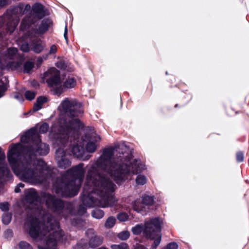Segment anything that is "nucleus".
<instances>
[{"label": "nucleus", "mask_w": 249, "mask_h": 249, "mask_svg": "<svg viewBox=\"0 0 249 249\" xmlns=\"http://www.w3.org/2000/svg\"><path fill=\"white\" fill-rule=\"evenodd\" d=\"M55 159L58 166L61 168H66L71 164L69 160L66 158L64 150L60 147L56 150Z\"/></svg>", "instance_id": "nucleus-10"}, {"label": "nucleus", "mask_w": 249, "mask_h": 249, "mask_svg": "<svg viewBox=\"0 0 249 249\" xmlns=\"http://www.w3.org/2000/svg\"><path fill=\"white\" fill-rule=\"evenodd\" d=\"M236 160L238 162H241L244 160V155L241 152H237L236 154Z\"/></svg>", "instance_id": "nucleus-39"}, {"label": "nucleus", "mask_w": 249, "mask_h": 249, "mask_svg": "<svg viewBox=\"0 0 249 249\" xmlns=\"http://www.w3.org/2000/svg\"><path fill=\"white\" fill-rule=\"evenodd\" d=\"M33 66L34 65L32 62H27L24 64V71L26 72H28L33 68Z\"/></svg>", "instance_id": "nucleus-34"}, {"label": "nucleus", "mask_w": 249, "mask_h": 249, "mask_svg": "<svg viewBox=\"0 0 249 249\" xmlns=\"http://www.w3.org/2000/svg\"><path fill=\"white\" fill-rule=\"evenodd\" d=\"M0 209L1 211L7 212L9 210V204L7 202H3L0 203Z\"/></svg>", "instance_id": "nucleus-38"}, {"label": "nucleus", "mask_w": 249, "mask_h": 249, "mask_svg": "<svg viewBox=\"0 0 249 249\" xmlns=\"http://www.w3.org/2000/svg\"><path fill=\"white\" fill-rule=\"evenodd\" d=\"M47 59V56L44 57V59Z\"/></svg>", "instance_id": "nucleus-55"}, {"label": "nucleus", "mask_w": 249, "mask_h": 249, "mask_svg": "<svg viewBox=\"0 0 249 249\" xmlns=\"http://www.w3.org/2000/svg\"><path fill=\"white\" fill-rule=\"evenodd\" d=\"M32 147L26 148L20 144L12 146L8 153V160L15 174L24 181L30 183H40L45 178L47 170L45 162L36 159L34 153L46 155L49 151L48 145L41 141H36Z\"/></svg>", "instance_id": "nucleus-2"}, {"label": "nucleus", "mask_w": 249, "mask_h": 249, "mask_svg": "<svg viewBox=\"0 0 249 249\" xmlns=\"http://www.w3.org/2000/svg\"><path fill=\"white\" fill-rule=\"evenodd\" d=\"M178 245L175 242H171L168 244L167 246L162 249H178Z\"/></svg>", "instance_id": "nucleus-36"}, {"label": "nucleus", "mask_w": 249, "mask_h": 249, "mask_svg": "<svg viewBox=\"0 0 249 249\" xmlns=\"http://www.w3.org/2000/svg\"><path fill=\"white\" fill-rule=\"evenodd\" d=\"M162 224V221L158 217L151 218L146 223L145 235L154 240L150 249H156L161 242L160 231Z\"/></svg>", "instance_id": "nucleus-5"}, {"label": "nucleus", "mask_w": 249, "mask_h": 249, "mask_svg": "<svg viewBox=\"0 0 249 249\" xmlns=\"http://www.w3.org/2000/svg\"><path fill=\"white\" fill-rule=\"evenodd\" d=\"M146 221L145 223H146ZM146 223H145L144 227H143L142 226L140 225H137L132 229V231L133 233L135 234H140L142 231H143V232L145 234L144 229L145 228Z\"/></svg>", "instance_id": "nucleus-22"}, {"label": "nucleus", "mask_w": 249, "mask_h": 249, "mask_svg": "<svg viewBox=\"0 0 249 249\" xmlns=\"http://www.w3.org/2000/svg\"><path fill=\"white\" fill-rule=\"evenodd\" d=\"M86 209L83 206H80L78 213L80 215H82L86 213Z\"/></svg>", "instance_id": "nucleus-41"}, {"label": "nucleus", "mask_w": 249, "mask_h": 249, "mask_svg": "<svg viewBox=\"0 0 249 249\" xmlns=\"http://www.w3.org/2000/svg\"><path fill=\"white\" fill-rule=\"evenodd\" d=\"M43 49V46L40 42L34 43L32 49L36 53H40Z\"/></svg>", "instance_id": "nucleus-24"}, {"label": "nucleus", "mask_w": 249, "mask_h": 249, "mask_svg": "<svg viewBox=\"0 0 249 249\" xmlns=\"http://www.w3.org/2000/svg\"><path fill=\"white\" fill-rule=\"evenodd\" d=\"M16 24H14V26L13 27L12 29H9V32H10V33H12L13 32V31H14V29L16 28Z\"/></svg>", "instance_id": "nucleus-49"}, {"label": "nucleus", "mask_w": 249, "mask_h": 249, "mask_svg": "<svg viewBox=\"0 0 249 249\" xmlns=\"http://www.w3.org/2000/svg\"><path fill=\"white\" fill-rule=\"evenodd\" d=\"M116 219L115 217L110 216L107 218L105 223V227L107 229L112 228L115 224Z\"/></svg>", "instance_id": "nucleus-20"}, {"label": "nucleus", "mask_w": 249, "mask_h": 249, "mask_svg": "<svg viewBox=\"0 0 249 249\" xmlns=\"http://www.w3.org/2000/svg\"><path fill=\"white\" fill-rule=\"evenodd\" d=\"M18 186L19 188H20V187H21V188H23V187H24V184H23V183H19V184H18Z\"/></svg>", "instance_id": "nucleus-51"}, {"label": "nucleus", "mask_w": 249, "mask_h": 249, "mask_svg": "<svg viewBox=\"0 0 249 249\" xmlns=\"http://www.w3.org/2000/svg\"><path fill=\"white\" fill-rule=\"evenodd\" d=\"M85 172L83 164H79L71 168L63 178V179L67 180L68 182L63 181L59 184L57 181L53 185V189L56 193L63 196H75L80 187Z\"/></svg>", "instance_id": "nucleus-4"}, {"label": "nucleus", "mask_w": 249, "mask_h": 249, "mask_svg": "<svg viewBox=\"0 0 249 249\" xmlns=\"http://www.w3.org/2000/svg\"><path fill=\"white\" fill-rule=\"evenodd\" d=\"M17 50L15 48H10L7 50L6 56L9 59H12L17 53Z\"/></svg>", "instance_id": "nucleus-29"}, {"label": "nucleus", "mask_w": 249, "mask_h": 249, "mask_svg": "<svg viewBox=\"0 0 249 249\" xmlns=\"http://www.w3.org/2000/svg\"><path fill=\"white\" fill-rule=\"evenodd\" d=\"M49 129V125L46 123L41 124L39 127V131L40 133H44L46 132Z\"/></svg>", "instance_id": "nucleus-35"}, {"label": "nucleus", "mask_w": 249, "mask_h": 249, "mask_svg": "<svg viewBox=\"0 0 249 249\" xmlns=\"http://www.w3.org/2000/svg\"><path fill=\"white\" fill-rule=\"evenodd\" d=\"M30 24V22L29 20L28 19H26V18H24L22 21L21 26L23 28H25L26 26L29 25Z\"/></svg>", "instance_id": "nucleus-42"}, {"label": "nucleus", "mask_w": 249, "mask_h": 249, "mask_svg": "<svg viewBox=\"0 0 249 249\" xmlns=\"http://www.w3.org/2000/svg\"><path fill=\"white\" fill-rule=\"evenodd\" d=\"M21 50L23 52H28L29 51V47L27 44H23L21 46Z\"/></svg>", "instance_id": "nucleus-43"}, {"label": "nucleus", "mask_w": 249, "mask_h": 249, "mask_svg": "<svg viewBox=\"0 0 249 249\" xmlns=\"http://www.w3.org/2000/svg\"><path fill=\"white\" fill-rule=\"evenodd\" d=\"M45 76L48 84L53 88L54 93L60 95L63 90L59 71L54 68H51L45 72Z\"/></svg>", "instance_id": "nucleus-9"}, {"label": "nucleus", "mask_w": 249, "mask_h": 249, "mask_svg": "<svg viewBox=\"0 0 249 249\" xmlns=\"http://www.w3.org/2000/svg\"><path fill=\"white\" fill-rule=\"evenodd\" d=\"M21 65V62H16V63L10 62L7 65V66L11 68L12 69H17L18 67H20Z\"/></svg>", "instance_id": "nucleus-37"}, {"label": "nucleus", "mask_w": 249, "mask_h": 249, "mask_svg": "<svg viewBox=\"0 0 249 249\" xmlns=\"http://www.w3.org/2000/svg\"><path fill=\"white\" fill-rule=\"evenodd\" d=\"M5 159V154L0 148V179L2 176L8 173L7 167L4 162Z\"/></svg>", "instance_id": "nucleus-13"}, {"label": "nucleus", "mask_w": 249, "mask_h": 249, "mask_svg": "<svg viewBox=\"0 0 249 249\" xmlns=\"http://www.w3.org/2000/svg\"><path fill=\"white\" fill-rule=\"evenodd\" d=\"M76 85V80L73 77H69L65 81L63 86L67 89H71L74 88Z\"/></svg>", "instance_id": "nucleus-16"}, {"label": "nucleus", "mask_w": 249, "mask_h": 249, "mask_svg": "<svg viewBox=\"0 0 249 249\" xmlns=\"http://www.w3.org/2000/svg\"><path fill=\"white\" fill-rule=\"evenodd\" d=\"M15 191L16 193H18L20 192V189H19V187L18 186H17V187H16L15 189Z\"/></svg>", "instance_id": "nucleus-48"}, {"label": "nucleus", "mask_w": 249, "mask_h": 249, "mask_svg": "<svg viewBox=\"0 0 249 249\" xmlns=\"http://www.w3.org/2000/svg\"><path fill=\"white\" fill-rule=\"evenodd\" d=\"M25 196L30 208L34 210L33 215L26 222L30 236L36 241L44 240L43 244L38 246V249H58L57 241L62 236L58 221L49 214L44 215V211L38 205L37 194L34 189L26 190Z\"/></svg>", "instance_id": "nucleus-3"}, {"label": "nucleus", "mask_w": 249, "mask_h": 249, "mask_svg": "<svg viewBox=\"0 0 249 249\" xmlns=\"http://www.w3.org/2000/svg\"><path fill=\"white\" fill-rule=\"evenodd\" d=\"M129 232L128 231H124L118 233L117 237L121 240H125L129 238Z\"/></svg>", "instance_id": "nucleus-26"}, {"label": "nucleus", "mask_w": 249, "mask_h": 249, "mask_svg": "<svg viewBox=\"0 0 249 249\" xmlns=\"http://www.w3.org/2000/svg\"><path fill=\"white\" fill-rule=\"evenodd\" d=\"M81 107V104L76 100L66 98L61 103L58 109L69 116L73 117L83 112Z\"/></svg>", "instance_id": "nucleus-7"}, {"label": "nucleus", "mask_w": 249, "mask_h": 249, "mask_svg": "<svg viewBox=\"0 0 249 249\" xmlns=\"http://www.w3.org/2000/svg\"><path fill=\"white\" fill-rule=\"evenodd\" d=\"M7 232H11L10 231H7Z\"/></svg>", "instance_id": "nucleus-56"}, {"label": "nucleus", "mask_w": 249, "mask_h": 249, "mask_svg": "<svg viewBox=\"0 0 249 249\" xmlns=\"http://www.w3.org/2000/svg\"><path fill=\"white\" fill-rule=\"evenodd\" d=\"M85 142L83 144L85 146V150L89 153H93L99 147V143L97 141H83Z\"/></svg>", "instance_id": "nucleus-14"}, {"label": "nucleus", "mask_w": 249, "mask_h": 249, "mask_svg": "<svg viewBox=\"0 0 249 249\" xmlns=\"http://www.w3.org/2000/svg\"><path fill=\"white\" fill-rule=\"evenodd\" d=\"M86 234L89 239V246L91 248H95L102 244L103 238L97 236L94 230L88 229L86 232Z\"/></svg>", "instance_id": "nucleus-11"}, {"label": "nucleus", "mask_w": 249, "mask_h": 249, "mask_svg": "<svg viewBox=\"0 0 249 249\" xmlns=\"http://www.w3.org/2000/svg\"><path fill=\"white\" fill-rule=\"evenodd\" d=\"M104 215V212L100 209L94 210L92 212V216L97 219L102 218Z\"/></svg>", "instance_id": "nucleus-23"}, {"label": "nucleus", "mask_w": 249, "mask_h": 249, "mask_svg": "<svg viewBox=\"0 0 249 249\" xmlns=\"http://www.w3.org/2000/svg\"><path fill=\"white\" fill-rule=\"evenodd\" d=\"M47 27L45 26L43 28V29H42V27H41L40 29V32H44L46 30H47Z\"/></svg>", "instance_id": "nucleus-50"}, {"label": "nucleus", "mask_w": 249, "mask_h": 249, "mask_svg": "<svg viewBox=\"0 0 249 249\" xmlns=\"http://www.w3.org/2000/svg\"><path fill=\"white\" fill-rule=\"evenodd\" d=\"M138 249H146L144 246L140 245L138 247Z\"/></svg>", "instance_id": "nucleus-52"}, {"label": "nucleus", "mask_w": 249, "mask_h": 249, "mask_svg": "<svg viewBox=\"0 0 249 249\" xmlns=\"http://www.w3.org/2000/svg\"><path fill=\"white\" fill-rule=\"evenodd\" d=\"M20 249H33L32 246L25 241H21L18 244Z\"/></svg>", "instance_id": "nucleus-30"}, {"label": "nucleus", "mask_w": 249, "mask_h": 249, "mask_svg": "<svg viewBox=\"0 0 249 249\" xmlns=\"http://www.w3.org/2000/svg\"><path fill=\"white\" fill-rule=\"evenodd\" d=\"M46 98L44 97H39L37 99L36 103L34 105L33 109L37 111L41 108L42 105L46 102Z\"/></svg>", "instance_id": "nucleus-19"}, {"label": "nucleus", "mask_w": 249, "mask_h": 249, "mask_svg": "<svg viewBox=\"0 0 249 249\" xmlns=\"http://www.w3.org/2000/svg\"><path fill=\"white\" fill-rule=\"evenodd\" d=\"M147 179L146 177L143 175H138L136 178L137 184L142 185L146 183Z\"/></svg>", "instance_id": "nucleus-25"}, {"label": "nucleus", "mask_w": 249, "mask_h": 249, "mask_svg": "<svg viewBox=\"0 0 249 249\" xmlns=\"http://www.w3.org/2000/svg\"><path fill=\"white\" fill-rule=\"evenodd\" d=\"M33 11L39 17V18H41L43 14V6L38 3L35 4L33 7Z\"/></svg>", "instance_id": "nucleus-17"}, {"label": "nucleus", "mask_w": 249, "mask_h": 249, "mask_svg": "<svg viewBox=\"0 0 249 249\" xmlns=\"http://www.w3.org/2000/svg\"><path fill=\"white\" fill-rule=\"evenodd\" d=\"M18 96H19V94L18 93H17V94L15 96V97L16 98H18Z\"/></svg>", "instance_id": "nucleus-54"}, {"label": "nucleus", "mask_w": 249, "mask_h": 249, "mask_svg": "<svg viewBox=\"0 0 249 249\" xmlns=\"http://www.w3.org/2000/svg\"><path fill=\"white\" fill-rule=\"evenodd\" d=\"M142 205L145 206H149L153 204L154 202L153 197L148 196H144L142 197L141 200Z\"/></svg>", "instance_id": "nucleus-21"}, {"label": "nucleus", "mask_w": 249, "mask_h": 249, "mask_svg": "<svg viewBox=\"0 0 249 249\" xmlns=\"http://www.w3.org/2000/svg\"><path fill=\"white\" fill-rule=\"evenodd\" d=\"M24 95L27 100H32L35 98L36 93L34 91L27 90L25 92Z\"/></svg>", "instance_id": "nucleus-28"}, {"label": "nucleus", "mask_w": 249, "mask_h": 249, "mask_svg": "<svg viewBox=\"0 0 249 249\" xmlns=\"http://www.w3.org/2000/svg\"><path fill=\"white\" fill-rule=\"evenodd\" d=\"M39 139L38 133L36 129L34 128L31 129L25 132L21 137V140H37Z\"/></svg>", "instance_id": "nucleus-12"}, {"label": "nucleus", "mask_w": 249, "mask_h": 249, "mask_svg": "<svg viewBox=\"0 0 249 249\" xmlns=\"http://www.w3.org/2000/svg\"><path fill=\"white\" fill-rule=\"evenodd\" d=\"M99 169L109 174L117 183H120L146 168L140 160L132 158L131 151L124 145L104 149L87 174L82 200L83 204L88 207H112L117 201L111 194L114 184L101 175Z\"/></svg>", "instance_id": "nucleus-1"}, {"label": "nucleus", "mask_w": 249, "mask_h": 249, "mask_svg": "<svg viewBox=\"0 0 249 249\" xmlns=\"http://www.w3.org/2000/svg\"><path fill=\"white\" fill-rule=\"evenodd\" d=\"M71 152L74 155L79 158L83 156L84 153V149L81 145L74 144L71 149Z\"/></svg>", "instance_id": "nucleus-15"}, {"label": "nucleus", "mask_w": 249, "mask_h": 249, "mask_svg": "<svg viewBox=\"0 0 249 249\" xmlns=\"http://www.w3.org/2000/svg\"><path fill=\"white\" fill-rule=\"evenodd\" d=\"M133 209L138 212H142L144 210L145 207L142 205V202L140 200H136L133 203L132 205Z\"/></svg>", "instance_id": "nucleus-18"}, {"label": "nucleus", "mask_w": 249, "mask_h": 249, "mask_svg": "<svg viewBox=\"0 0 249 249\" xmlns=\"http://www.w3.org/2000/svg\"><path fill=\"white\" fill-rule=\"evenodd\" d=\"M43 198L47 206L58 213L65 216V213L70 212L68 204L64 203L60 199L56 198L49 194H44Z\"/></svg>", "instance_id": "nucleus-8"}, {"label": "nucleus", "mask_w": 249, "mask_h": 249, "mask_svg": "<svg viewBox=\"0 0 249 249\" xmlns=\"http://www.w3.org/2000/svg\"><path fill=\"white\" fill-rule=\"evenodd\" d=\"M67 124L65 121L61 120L60 123L62 124L65 123L66 124L62 128V131L60 132V139H76L78 135V130L83 127V123L78 119H72L69 120Z\"/></svg>", "instance_id": "nucleus-6"}, {"label": "nucleus", "mask_w": 249, "mask_h": 249, "mask_svg": "<svg viewBox=\"0 0 249 249\" xmlns=\"http://www.w3.org/2000/svg\"><path fill=\"white\" fill-rule=\"evenodd\" d=\"M85 246V244H84V246H83L81 245V243H79L74 247V249H84Z\"/></svg>", "instance_id": "nucleus-44"}, {"label": "nucleus", "mask_w": 249, "mask_h": 249, "mask_svg": "<svg viewBox=\"0 0 249 249\" xmlns=\"http://www.w3.org/2000/svg\"><path fill=\"white\" fill-rule=\"evenodd\" d=\"M111 249H129L128 245L124 243L120 244H114L111 246Z\"/></svg>", "instance_id": "nucleus-27"}, {"label": "nucleus", "mask_w": 249, "mask_h": 249, "mask_svg": "<svg viewBox=\"0 0 249 249\" xmlns=\"http://www.w3.org/2000/svg\"><path fill=\"white\" fill-rule=\"evenodd\" d=\"M11 219V216L9 214L4 213L2 215V220L3 223L5 225H7L10 223Z\"/></svg>", "instance_id": "nucleus-32"}, {"label": "nucleus", "mask_w": 249, "mask_h": 249, "mask_svg": "<svg viewBox=\"0 0 249 249\" xmlns=\"http://www.w3.org/2000/svg\"><path fill=\"white\" fill-rule=\"evenodd\" d=\"M117 219L121 222H124L127 220L128 215L125 213H120L117 216Z\"/></svg>", "instance_id": "nucleus-31"}, {"label": "nucleus", "mask_w": 249, "mask_h": 249, "mask_svg": "<svg viewBox=\"0 0 249 249\" xmlns=\"http://www.w3.org/2000/svg\"><path fill=\"white\" fill-rule=\"evenodd\" d=\"M8 2L6 0H0V7L6 5Z\"/></svg>", "instance_id": "nucleus-45"}, {"label": "nucleus", "mask_w": 249, "mask_h": 249, "mask_svg": "<svg viewBox=\"0 0 249 249\" xmlns=\"http://www.w3.org/2000/svg\"><path fill=\"white\" fill-rule=\"evenodd\" d=\"M67 27L66 26L65 27V33H64V36L65 38V39L67 40Z\"/></svg>", "instance_id": "nucleus-47"}, {"label": "nucleus", "mask_w": 249, "mask_h": 249, "mask_svg": "<svg viewBox=\"0 0 249 249\" xmlns=\"http://www.w3.org/2000/svg\"><path fill=\"white\" fill-rule=\"evenodd\" d=\"M37 60L39 62H41L43 61L42 58L41 57L38 58Z\"/></svg>", "instance_id": "nucleus-53"}, {"label": "nucleus", "mask_w": 249, "mask_h": 249, "mask_svg": "<svg viewBox=\"0 0 249 249\" xmlns=\"http://www.w3.org/2000/svg\"><path fill=\"white\" fill-rule=\"evenodd\" d=\"M57 48L56 46L54 45H53L51 46L49 52V53L50 54H54L56 52Z\"/></svg>", "instance_id": "nucleus-40"}, {"label": "nucleus", "mask_w": 249, "mask_h": 249, "mask_svg": "<svg viewBox=\"0 0 249 249\" xmlns=\"http://www.w3.org/2000/svg\"><path fill=\"white\" fill-rule=\"evenodd\" d=\"M86 139L90 140H100L101 138L94 132H92L86 137Z\"/></svg>", "instance_id": "nucleus-33"}, {"label": "nucleus", "mask_w": 249, "mask_h": 249, "mask_svg": "<svg viewBox=\"0 0 249 249\" xmlns=\"http://www.w3.org/2000/svg\"><path fill=\"white\" fill-rule=\"evenodd\" d=\"M4 91V88L3 87V84L0 82V97L2 96V92Z\"/></svg>", "instance_id": "nucleus-46"}]
</instances>
